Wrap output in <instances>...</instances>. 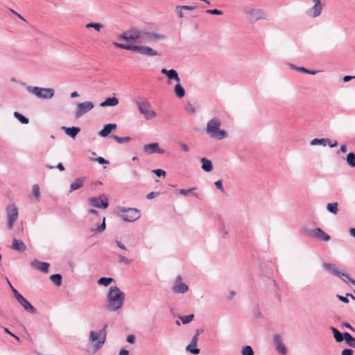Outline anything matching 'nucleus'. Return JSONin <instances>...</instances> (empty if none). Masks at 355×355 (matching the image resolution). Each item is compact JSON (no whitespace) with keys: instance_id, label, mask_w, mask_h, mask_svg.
Wrapping results in <instances>:
<instances>
[{"instance_id":"64","label":"nucleus","mask_w":355,"mask_h":355,"mask_svg":"<svg viewBox=\"0 0 355 355\" xmlns=\"http://www.w3.org/2000/svg\"><path fill=\"white\" fill-rule=\"evenodd\" d=\"M119 355H129V352L125 349H122Z\"/></svg>"},{"instance_id":"63","label":"nucleus","mask_w":355,"mask_h":355,"mask_svg":"<svg viewBox=\"0 0 355 355\" xmlns=\"http://www.w3.org/2000/svg\"><path fill=\"white\" fill-rule=\"evenodd\" d=\"M175 10H176V12H177V13H178V17H179L180 18H183V17H184V13H183V12H182V10H183V9H180H180H175Z\"/></svg>"},{"instance_id":"21","label":"nucleus","mask_w":355,"mask_h":355,"mask_svg":"<svg viewBox=\"0 0 355 355\" xmlns=\"http://www.w3.org/2000/svg\"><path fill=\"white\" fill-rule=\"evenodd\" d=\"M161 73L162 74L166 75L169 80H174L177 83H180V78L178 76V72L173 69H162L161 70Z\"/></svg>"},{"instance_id":"22","label":"nucleus","mask_w":355,"mask_h":355,"mask_svg":"<svg viewBox=\"0 0 355 355\" xmlns=\"http://www.w3.org/2000/svg\"><path fill=\"white\" fill-rule=\"evenodd\" d=\"M140 33L141 30L137 28L126 31V33H128L127 42H135L136 40L140 42Z\"/></svg>"},{"instance_id":"10","label":"nucleus","mask_w":355,"mask_h":355,"mask_svg":"<svg viewBox=\"0 0 355 355\" xmlns=\"http://www.w3.org/2000/svg\"><path fill=\"white\" fill-rule=\"evenodd\" d=\"M7 226L12 230L15 221L18 218V209L15 205H10L6 208Z\"/></svg>"},{"instance_id":"53","label":"nucleus","mask_w":355,"mask_h":355,"mask_svg":"<svg viewBox=\"0 0 355 355\" xmlns=\"http://www.w3.org/2000/svg\"><path fill=\"white\" fill-rule=\"evenodd\" d=\"M95 161H96L100 164H107L109 163V162L107 160H106L105 159H104L102 157H98L96 158Z\"/></svg>"},{"instance_id":"25","label":"nucleus","mask_w":355,"mask_h":355,"mask_svg":"<svg viewBox=\"0 0 355 355\" xmlns=\"http://www.w3.org/2000/svg\"><path fill=\"white\" fill-rule=\"evenodd\" d=\"M12 249L16 251L23 252L26 250V246L25 243L19 239H14L12 241Z\"/></svg>"},{"instance_id":"47","label":"nucleus","mask_w":355,"mask_h":355,"mask_svg":"<svg viewBox=\"0 0 355 355\" xmlns=\"http://www.w3.org/2000/svg\"><path fill=\"white\" fill-rule=\"evenodd\" d=\"M185 110H187V112H189L190 114H193L196 112V108L191 103L187 104V105L185 107Z\"/></svg>"},{"instance_id":"9","label":"nucleus","mask_w":355,"mask_h":355,"mask_svg":"<svg viewBox=\"0 0 355 355\" xmlns=\"http://www.w3.org/2000/svg\"><path fill=\"white\" fill-rule=\"evenodd\" d=\"M140 42L152 43L159 40H165L166 36L164 34L154 33L141 31L140 33Z\"/></svg>"},{"instance_id":"58","label":"nucleus","mask_w":355,"mask_h":355,"mask_svg":"<svg viewBox=\"0 0 355 355\" xmlns=\"http://www.w3.org/2000/svg\"><path fill=\"white\" fill-rule=\"evenodd\" d=\"M126 341L129 343H134L135 342V336L134 335H129L127 338Z\"/></svg>"},{"instance_id":"14","label":"nucleus","mask_w":355,"mask_h":355,"mask_svg":"<svg viewBox=\"0 0 355 355\" xmlns=\"http://www.w3.org/2000/svg\"><path fill=\"white\" fill-rule=\"evenodd\" d=\"M94 107V105L91 101H85L83 103H79L77 104L76 111L75 112V117L79 119L83 114L92 110Z\"/></svg>"},{"instance_id":"1","label":"nucleus","mask_w":355,"mask_h":355,"mask_svg":"<svg viewBox=\"0 0 355 355\" xmlns=\"http://www.w3.org/2000/svg\"><path fill=\"white\" fill-rule=\"evenodd\" d=\"M124 300L125 293L117 286H111L107 295L106 308L110 311H116L122 307Z\"/></svg>"},{"instance_id":"24","label":"nucleus","mask_w":355,"mask_h":355,"mask_svg":"<svg viewBox=\"0 0 355 355\" xmlns=\"http://www.w3.org/2000/svg\"><path fill=\"white\" fill-rule=\"evenodd\" d=\"M61 129L63 130L67 135H69V137H71L73 139H75L76 137L77 136V135L80 131V128L79 127H74V126L71 127V128L62 126L61 128Z\"/></svg>"},{"instance_id":"30","label":"nucleus","mask_w":355,"mask_h":355,"mask_svg":"<svg viewBox=\"0 0 355 355\" xmlns=\"http://www.w3.org/2000/svg\"><path fill=\"white\" fill-rule=\"evenodd\" d=\"M174 93H175V96L179 98H182L184 96L185 90H184V87L181 85L180 83H176V85L174 87Z\"/></svg>"},{"instance_id":"34","label":"nucleus","mask_w":355,"mask_h":355,"mask_svg":"<svg viewBox=\"0 0 355 355\" xmlns=\"http://www.w3.org/2000/svg\"><path fill=\"white\" fill-rule=\"evenodd\" d=\"M327 141H330V139H318V138H315V139H313L311 140V146H315V145H323V146H326V144Z\"/></svg>"},{"instance_id":"16","label":"nucleus","mask_w":355,"mask_h":355,"mask_svg":"<svg viewBox=\"0 0 355 355\" xmlns=\"http://www.w3.org/2000/svg\"><path fill=\"white\" fill-rule=\"evenodd\" d=\"M313 6L307 10L306 15L311 17L315 18L320 15L322 10L321 0H313Z\"/></svg>"},{"instance_id":"37","label":"nucleus","mask_w":355,"mask_h":355,"mask_svg":"<svg viewBox=\"0 0 355 355\" xmlns=\"http://www.w3.org/2000/svg\"><path fill=\"white\" fill-rule=\"evenodd\" d=\"M14 116L22 124H28L29 119L18 112H14Z\"/></svg>"},{"instance_id":"12","label":"nucleus","mask_w":355,"mask_h":355,"mask_svg":"<svg viewBox=\"0 0 355 355\" xmlns=\"http://www.w3.org/2000/svg\"><path fill=\"white\" fill-rule=\"evenodd\" d=\"M323 267L336 276L340 278L345 277L351 284L355 286V280L351 278L347 273L340 272L334 264L325 263L323 264Z\"/></svg>"},{"instance_id":"45","label":"nucleus","mask_w":355,"mask_h":355,"mask_svg":"<svg viewBox=\"0 0 355 355\" xmlns=\"http://www.w3.org/2000/svg\"><path fill=\"white\" fill-rule=\"evenodd\" d=\"M291 67L292 68L296 69L297 70L307 74L315 75L317 73L316 71H311L304 67H295L293 65Z\"/></svg>"},{"instance_id":"43","label":"nucleus","mask_w":355,"mask_h":355,"mask_svg":"<svg viewBox=\"0 0 355 355\" xmlns=\"http://www.w3.org/2000/svg\"><path fill=\"white\" fill-rule=\"evenodd\" d=\"M194 318L193 314H189L187 315L180 316V318L183 324H188L193 320Z\"/></svg>"},{"instance_id":"61","label":"nucleus","mask_w":355,"mask_h":355,"mask_svg":"<svg viewBox=\"0 0 355 355\" xmlns=\"http://www.w3.org/2000/svg\"><path fill=\"white\" fill-rule=\"evenodd\" d=\"M198 341V336L194 335L191 339V343H192L193 345H197Z\"/></svg>"},{"instance_id":"26","label":"nucleus","mask_w":355,"mask_h":355,"mask_svg":"<svg viewBox=\"0 0 355 355\" xmlns=\"http://www.w3.org/2000/svg\"><path fill=\"white\" fill-rule=\"evenodd\" d=\"M85 180V178H80L73 182L70 185L69 193L83 187Z\"/></svg>"},{"instance_id":"42","label":"nucleus","mask_w":355,"mask_h":355,"mask_svg":"<svg viewBox=\"0 0 355 355\" xmlns=\"http://www.w3.org/2000/svg\"><path fill=\"white\" fill-rule=\"evenodd\" d=\"M32 193L37 201L40 200V191L38 184H34L32 189Z\"/></svg>"},{"instance_id":"8","label":"nucleus","mask_w":355,"mask_h":355,"mask_svg":"<svg viewBox=\"0 0 355 355\" xmlns=\"http://www.w3.org/2000/svg\"><path fill=\"white\" fill-rule=\"evenodd\" d=\"M26 90L39 98L51 99L54 96L53 88H43L40 87L27 86Z\"/></svg>"},{"instance_id":"36","label":"nucleus","mask_w":355,"mask_h":355,"mask_svg":"<svg viewBox=\"0 0 355 355\" xmlns=\"http://www.w3.org/2000/svg\"><path fill=\"white\" fill-rule=\"evenodd\" d=\"M106 228V224H105V218L104 217L103 218V222L101 225H99L96 228L92 229L91 232L94 233H102L105 231Z\"/></svg>"},{"instance_id":"57","label":"nucleus","mask_w":355,"mask_h":355,"mask_svg":"<svg viewBox=\"0 0 355 355\" xmlns=\"http://www.w3.org/2000/svg\"><path fill=\"white\" fill-rule=\"evenodd\" d=\"M337 297L339 299V300H340L341 302H343L344 303L349 302L348 297H347V295L344 297V296H342L340 295H337Z\"/></svg>"},{"instance_id":"44","label":"nucleus","mask_w":355,"mask_h":355,"mask_svg":"<svg viewBox=\"0 0 355 355\" xmlns=\"http://www.w3.org/2000/svg\"><path fill=\"white\" fill-rule=\"evenodd\" d=\"M87 28H94L96 31H99L101 28L103 27V25L99 23H88L85 25Z\"/></svg>"},{"instance_id":"28","label":"nucleus","mask_w":355,"mask_h":355,"mask_svg":"<svg viewBox=\"0 0 355 355\" xmlns=\"http://www.w3.org/2000/svg\"><path fill=\"white\" fill-rule=\"evenodd\" d=\"M330 330L334 334V337L337 343L345 340V333H340L336 327H331Z\"/></svg>"},{"instance_id":"11","label":"nucleus","mask_w":355,"mask_h":355,"mask_svg":"<svg viewBox=\"0 0 355 355\" xmlns=\"http://www.w3.org/2000/svg\"><path fill=\"white\" fill-rule=\"evenodd\" d=\"M89 203L91 206L96 208L106 209L109 206V202L105 194L98 196L92 197L89 199Z\"/></svg>"},{"instance_id":"31","label":"nucleus","mask_w":355,"mask_h":355,"mask_svg":"<svg viewBox=\"0 0 355 355\" xmlns=\"http://www.w3.org/2000/svg\"><path fill=\"white\" fill-rule=\"evenodd\" d=\"M346 162L350 167L355 168V153L351 152L347 155Z\"/></svg>"},{"instance_id":"52","label":"nucleus","mask_w":355,"mask_h":355,"mask_svg":"<svg viewBox=\"0 0 355 355\" xmlns=\"http://www.w3.org/2000/svg\"><path fill=\"white\" fill-rule=\"evenodd\" d=\"M119 262L124 263L126 265H128L130 263V261L128 259H127L126 257H125L124 256H123L121 254H119Z\"/></svg>"},{"instance_id":"56","label":"nucleus","mask_w":355,"mask_h":355,"mask_svg":"<svg viewBox=\"0 0 355 355\" xmlns=\"http://www.w3.org/2000/svg\"><path fill=\"white\" fill-rule=\"evenodd\" d=\"M353 354V350L351 349H344L342 351L341 355H352Z\"/></svg>"},{"instance_id":"59","label":"nucleus","mask_w":355,"mask_h":355,"mask_svg":"<svg viewBox=\"0 0 355 355\" xmlns=\"http://www.w3.org/2000/svg\"><path fill=\"white\" fill-rule=\"evenodd\" d=\"M180 146L181 149H182L183 151H184V152H186V153H187V152H189V146H188L186 144H184V143H180Z\"/></svg>"},{"instance_id":"20","label":"nucleus","mask_w":355,"mask_h":355,"mask_svg":"<svg viewBox=\"0 0 355 355\" xmlns=\"http://www.w3.org/2000/svg\"><path fill=\"white\" fill-rule=\"evenodd\" d=\"M273 342L279 353L282 355H285L286 354V348L282 343L281 337L279 335H275Z\"/></svg>"},{"instance_id":"17","label":"nucleus","mask_w":355,"mask_h":355,"mask_svg":"<svg viewBox=\"0 0 355 355\" xmlns=\"http://www.w3.org/2000/svg\"><path fill=\"white\" fill-rule=\"evenodd\" d=\"M143 150L147 154H164L165 152L164 149L159 148L157 143H150L146 144L143 146Z\"/></svg>"},{"instance_id":"6","label":"nucleus","mask_w":355,"mask_h":355,"mask_svg":"<svg viewBox=\"0 0 355 355\" xmlns=\"http://www.w3.org/2000/svg\"><path fill=\"white\" fill-rule=\"evenodd\" d=\"M302 234L308 236L310 239H318L322 241H329L331 237L324 232L321 228L317 227L313 230H309L307 227H303L301 230Z\"/></svg>"},{"instance_id":"38","label":"nucleus","mask_w":355,"mask_h":355,"mask_svg":"<svg viewBox=\"0 0 355 355\" xmlns=\"http://www.w3.org/2000/svg\"><path fill=\"white\" fill-rule=\"evenodd\" d=\"M114 281L113 278L112 277H101L98 280V284L100 285H103L105 286H107L110 285L112 282Z\"/></svg>"},{"instance_id":"46","label":"nucleus","mask_w":355,"mask_h":355,"mask_svg":"<svg viewBox=\"0 0 355 355\" xmlns=\"http://www.w3.org/2000/svg\"><path fill=\"white\" fill-rule=\"evenodd\" d=\"M205 12L210 15H223V11L218 10V9H209V10H207Z\"/></svg>"},{"instance_id":"27","label":"nucleus","mask_w":355,"mask_h":355,"mask_svg":"<svg viewBox=\"0 0 355 355\" xmlns=\"http://www.w3.org/2000/svg\"><path fill=\"white\" fill-rule=\"evenodd\" d=\"M200 162L202 164L201 168L205 172H210L213 170V164L211 160L202 157L200 159Z\"/></svg>"},{"instance_id":"29","label":"nucleus","mask_w":355,"mask_h":355,"mask_svg":"<svg viewBox=\"0 0 355 355\" xmlns=\"http://www.w3.org/2000/svg\"><path fill=\"white\" fill-rule=\"evenodd\" d=\"M119 103V100L116 97L107 98L103 102L100 104L101 107L106 106H116Z\"/></svg>"},{"instance_id":"62","label":"nucleus","mask_w":355,"mask_h":355,"mask_svg":"<svg viewBox=\"0 0 355 355\" xmlns=\"http://www.w3.org/2000/svg\"><path fill=\"white\" fill-rule=\"evenodd\" d=\"M127 35L128 33H126V32H124L119 36V40H123L127 42Z\"/></svg>"},{"instance_id":"19","label":"nucleus","mask_w":355,"mask_h":355,"mask_svg":"<svg viewBox=\"0 0 355 355\" xmlns=\"http://www.w3.org/2000/svg\"><path fill=\"white\" fill-rule=\"evenodd\" d=\"M17 302L24 309V310L31 314H35L37 312L36 309L23 296L19 297Z\"/></svg>"},{"instance_id":"40","label":"nucleus","mask_w":355,"mask_h":355,"mask_svg":"<svg viewBox=\"0 0 355 355\" xmlns=\"http://www.w3.org/2000/svg\"><path fill=\"white\" fill-rule=\"evenodd\" d=\"M327 209L330 213L336 214L338 212V203H329L327 204Z\"/></svg>"},{"instance_id":"33","label":"nucleus","mask_w":355,"mask_h":355,"mask_svg":"<svg viewBox=\"0 0 355 355\" xmlns=\"http://www.w3.org/2000/svg\"><path fill=\"white\" fill-rule=\"evenodd\" d=\"M62 275L60 274H54L50 276V280L57 286L62 284Z\"/></svg>"},{"instance_id":"18","label":"nucleus","mask_w":355,"mask_h":355,"mask_svg":"<svg viewBox=\"0 0 355 355\" xmlns=\"http://www.w3.org/2000/svg\"><path fill=\"white\" fill-rule=\"evenodd\" d=\"M31 267H33L42 272H44V273L48 272L49 268L50 266L49 263L42 262L36 259L31 262Z\"/></svg>"},{"instance_id":"50","label":"nucleus","mask_w":355,"mask_h":355,"mask_svg":"<svg viewBox=\"0 0 355 355\" xmlns=\"http://www.w3.org/2000/svg\"><path fill=\"white\" fill-rule=\"evenodd\" d=\"M214 184L218 189L220 190L221 191H224L222 180H218L214 182Z\"/></svg>"},{"instance_id":"5","label":"nucleus","mask_w":355,"mask_h":355,"mask_svg":"<svg viewBox=\"0 0 355 355\" xmlns=\"http://www.w3.org/2000/svg\"><path fill=\"white\" fill-rule=\"evenodd\" d=\"M107 327V324H105L98 332L95 331H90L89 340L93 344V348L95 351H98L103 347L106 338Z\"/></svg>"},{"instance_id":"4","label":"nucleus","mask_w":355,"mask_h":355,"mask_svg":"<svg viewBox=\"0 0 355 355\" xmlns=\"http://www.w3.org/2000/svg\"><path fill=\"white\" fill-rule=\"evenodd\" d=\"M134 101L137 106L139 113L142 114L146 120L152 119L156 116V112L149 110L150 104L147 99L137 96L135 98Z\"/></svg>"},{"instance_id":"60","label":"nucleus","mask_w":355,"mask_h":355,"mask_svg":"<svg viewBox=\"0 0 355 355\" xmlns=\"http://www.w3.org/2000/svg\"><path fill=\"white\" fill-rule=\"evenodd\" d=\"M343 326L347 327L352 331H355V329L352 327V325L347 322H343Z\"/></svg>"},{"instance_id":"13","label":"nucleus","mask_w":355,"mask_h":355,"mask_svg":"<svg viewBox=\"0 0 355 355\" xmlns=\"http://www.w3.org/2000/svg\"><path fill=\"white\" fill-rule=\"evenodd\" d=\"M246 15L249 17L250 19L256 21L260 19H268L266 12L259 8H250L245 12Z\"/></svg>"},{"instance_id":"39","label":"nucleus","mask_w":355,"mask_h":355,"mask_svg":"<svg viewBox=\"0 0 355 355\" xmlns=\"http://www.w3.org/2000/svg\"><path fill=\"white\" fill-rule=\"evenodd\" d=\"M241 355H254L253 349L250 345H245L242 347L241 351Z\"/></svg>"},{"instance_id":"7","label":"nucleus","mask_w":355,"mask_h":355,"mask_svg":"<svg viewBox=\"0 0 355 355\" xmlns=\"http://www.w3.org/2000/svg\"><path fill=\"white\" fill-rule=\"evenodd\" d=\"M118 214L125 222H134L140 218L141 214L139 209L136 208L119 207Z\"/></svg>"},{"instance_id":"32","label":"nucleus","mask_w":355,"mask_h":355,"mask_svg":"<svg viewBox=\"0 0 355 355\" xmlns=\"http://www.w3.org/2000/svg\"><path fill=\"white\" fill-rule=\"evenodd\" d=\"M345 343L351 347L355 348V338L349 333L345 332Z\"/></svg>"},{"instance_id":"48","label":"nucleus","mask_w":355,"mask_h":355,"mask_svg":"<svg viewBox=\"0 0 355 355\" xmlns=\"http://www.w3.org/2000/svg\"><path fill=\"white\" fill-rule=\"evenodd\" d=\"M153 173H155L157 177L166 175V172L164 170L159 168L153 170Z\"/></svg>"},{"instance_id":"51","label":"nucleus","mask_w":355,"mask_h":355,"mask_svg":"<svg viewBox=\"0 0 355 355\" xmlns=\"http://www.w3.org/2000/svg\"><path fill=\"white\" fill-rule=\"evenodd\" d=\"M196 188H191L189 189H180L179 192L180 194H182V195H184V196H187L188 194H189L192 191L195 190Z\"/></svg>"},{"instance_id":"15","label":"nucleus","mask_w":355,"mask_h":355,"mask_svg":"<svg viewBox=\"0 0 355 355\" xmlns=\"http://www.w3.org/2000/svg\"><path fill=\"white\" fill-rule=\"evenodd\" d=\"M172 291L173 293L177 294H183L189 291V286L186 284L182 282V277L178 275L175 280Z\"/></svg>"},{"instance_id":"55","label":"nucleus","mask_w":355,"mask_h":355,"mask_svg":"<svg viewBox=\"0 0 355 355\" xmlns=\"http://www.w3.org/2000/svg\"><path fill=\"white\" fill-rule=\"evenodd\" d=\"M11 290H12V291L14 294V296L17 300H19V297H23V295L21 294H20L14 287H12Z\"/></svg>"},{"instance_id":"3","label":"nucleus","mask_w":355,"mask_h":355,"mask_svg":"<svg viewBox=\"0 0 355 355\" xmlns=\"http://www.w3.org/2000/svg\"><path fill=\"white\" fill-rule=\"evenodd\" d=\"M113 45L115 47L121 49L132 51L141 55H148L149 57H153L159 55V53L155 50L147 46L125 44L117 42H113Z\"/></svg>"},{"instance_id":"41","label":"nucleus","mask_w":355,"mask_h":355,"mask_svg":"<svg viewBox=\"0 0 355 355\" xmlns=\"http://www.w3.org/2000/svg\"><path fill=\"white\" fill-rule=\"evenodd\" d=\"M114 139L119 144H123L131 141L132 138L130 137H119L116 135L113 136Z\"/></svg>"},{"instance_id":"2","label":"nucleus","mask_w":355,"mask_h":355,"mask_svg":"<svg viewBox=\"0 0 355 355\" xmlns=\"http://www.w3.org/2000/svg\"><path fill=\"white\" fill-rule=\"evenodd\" d=\"M221 123L219 119L214 117L210 119L207 124L206 132L210 137L221 140L227 137V132L220 128Z\"/></svg>"},{"instance_id":"54","label":"nucleus","mask_w":355,"mask_h":355,"mask_svg":"<svg viewBox=\"0 0 355 355\" xmlns=\"http://www.w3.org/2000/svg\"><path fill=\"white\" fill-rule=\"evenodd\" d=\"M159 194V192H154V191H151L150 193H149L147 196H146V198L148 199V200H151L157 196H158Z\"/></svg>"},{"instance_id":"23","label":"nucleus","mask_w":355,"mask_h":355,"mask_svg":"<svg viewBox=\"0 0 355 355\" xmlns=\"http://www.w3.org/2000/svg\"><path fill=\"white\" fill-rule=\"evenodd\" d=\"M116 128L115 123H107L104 125L103 128L99 131L98 135L103 137L108 136L111 132Z\"/></svg>"},{"instance_id":"49","label":"nucleus","mask_w":355,"mask_h":355,"mask_svg":"<svg viewBox=\"0 0 355 355\" xmlns=\"http://www.w3.org/2000/svg\"><path fill=\"white\" fill-rule=\"evenodd\" d=\"M195 6H177L175 7V9H183V10H193L195 9Z\"/></svg>"},{"instance_id":"35","label":"nucleus","mask_w":355,"mask_h":355,"mask_svg":"<svg viewBox=\"0 0 355 355\" xmlns=\"http://www.w3.org/2000/svg\"><path fill=\"white\" fill-rule=\"evenodd\" d=\"M186 350L193 355L200 354V349L197 347V345H193L192 343H190V344L186 347Z\"/></svg>"}]
</instances>
